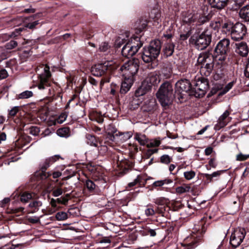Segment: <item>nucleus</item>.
Instances as JSON below:
<instances>
[{
	"mask_svg": "<svg viewBox=\"0 0 249 249\" xmlns=\"http://www.w3.org/2000/svg\"><path fill=\"white\" fill-rule=\"evenodd\" d=\"M13 198L19 200L24 204L29 202L26 208L19 207L11 209V213L17 215L20 214L33 213L37 212L39 207L42 206V202L37 199L33 198V194L29 192H22L21 190H17L12 195Z\"/></svg>",
	"mask_w": 249,
	"mask_h": 249,
	"instance_id": "1",
	"label": "nucleus"
},
{
	"mask_svg": "<svg viewBox=\"0 0 249 249\" xmlns=\"http://www.w3.org/2000/svg\"><path fill=\"white\" fill-rule=\"evenodd\" d=\"M161 43L159 39L151 41L148 46L143 48L141 57L144 62L148 64V69H153L158 66L157 58L161 52Z\"/></svg>",
	"mask_w": 249,
	"mask_h": 249,
	"instance_id": "2",
	"label": "nucleus"
},
{
	"mask_svg": "<svg viewBox=\"0 0 249 249\" xmlns=\"http://www.w3.org/2000/svg\"><path fill=\"white\" fill-rule=\"evenodd\" d=\"M91 178L87 179L84 183L83 192L85 195H98L101 192L100 188L106 187L107 178L102 173L94 172Z\"/></svg>",
	"mask_w": 249,
	"mask_h": 249,
	"instance_id": "3",
	"label": "nucleus"
},
{
	"mask_svg": "<svg viewBox=\"0 0 249 249\" xmlns=\"http://www.w3.org/2000/svg\"><path fill=\"white\" fill-rule=\"evenodd\" d=\"M206 219L207 218L205 217H203L198 224L195 225L194 231L185 239L184 241L186 246L183 249H193L204 241L203 234L209 225V223L207 224L206 223Z\"/></svg>",
	"mask_w": 249,
	"mask_h": 249,
	"instance_id": "4",
	"label": "nucleus"
},
{
	"mask_svg": "<svg viewBox=\"0 0 249 249\" xmlns=\"http://www.w3.org/2000/svg\"><path fill=\"white\" fill-rule=\"evenodd\" d=\"M116 69V66L113 65L112 61H106L92 66L91 72L95 76L103 77L100 83V86L102 88L105 83L110 82V76Z\"/></svg>",
	"mask_w": 249,
	"mask_h": 249,
	"instance_id": "5",
	"label": "nucleus"
},
{
	"mask_svg": "<svg viewBox=\"0 0 249 249\" xmlns=\"http://www.w3.org/2000/svg\"><path fill=\"white\" fill-rule=\"evenodd\" d=\"M212 33L208 29L202 32H196L189 38V43L196 49L202 51L206 49L211 44Z\"/></svg>",
	"mask_w": 249,
	"mask_h": 249,
	"instance_id": "6",
	"label": "nucleus"
},
{
	"mask_svg": "<svg viewBox=\"0 0 249 249\" xmlns=\"http://www.w3.org/2000/svg\"><path fill=\"white\" fill-rule=\"evenodd\" d=\"M132 135L133 134L131 131L121 132L118 131L115 127L109 126L106 132L104 143L109 146H113L114 145L113 142L116 143L123 142L130 139Z\"/></svg>",
	"mask_w": 249,
	"mask_h": 249,
	"instance_id": "7",
	"label": "nucleus"
},
{
	"mask_svg": "<svg viewBox=\"0 0 249 249\" xmlns=\"http://www.w3.org/2000/svg\"><path fill=\"white\" fill-rule=\"evenodd\" d=\"M50 68L48 64H40L36 69V71L38 75L36 86L40 90H44L51 86L52 74Z\"/></svg>",
	"mask_w": 249,
	"mask_h": 249,
	"instance_id": "8",
	"label": "nucleus"
},
{
	"mask_svg": "<svg viewBox=\"0 0 249 249\" xmlns=\"http://www.w3.org/2000/svg\"><path fill=\"white\" fill-rule=\"evenodd\" d=\"M156 96L163 107H167L171 105L175 97L172 84L168 81L163 83L158 92Z\"/></svg>",
	"mask_w": 249,
	"mask_h": 249,
	"instance_id": "9",
	"label": "nucleus"
},
{
	"mask_svg": "<svg viewBox=\"0 0 249 249\" xmlns=\"http://www.w3.org/2000/svg\"><path fill=\"white\" fill-rule=\"evenodd\" d=\"M148 21L143 18L139 19L135 23V34L130 38L127 43L130 46L135 48L134 51L137 53L139 49L143 45V41L141 40L140 35L147 26Z\"/></svg>",
	"mask_w": 249,
	"mask_h": 249,
	"instance_id": "10",
	"label": "nucleus"
},
{
	"mask_svg": "<svg viewBox=\"0 0 249 249\" xmlns=\"http://www.w3.org/2000/svg\"><path fill=\"white\" fill-rule=\"evenodd\" d=\"M231 53L230 40L229 38H224L220 40L216 44L213 55L215 59L223 62L225 61Z\"/></svg>",
	"mask_w": 249,
	"mask_h": 249,
	"instance_id": "11",
	"label": "nucleus"
},
{
	"mask_svg": "<svg viewBox=\"0 0 249 249\" xmlns=\"http://www.w3.org/2000/svg\"><path fill=\"white\" fill-rule=\"evenodd\" d=\"M59 155H54L46 159L39 164L40 169L36 171L34 175L35 179L37 181L48 179L51 176V172H46L47 169L56 161L60 158Z\"/></svg>",
	"mask_w": 249,
	"mask_h": 249,
	"instance_id": "12",
	"label": "nucleus"
},
{
	"mask_svg": "<svg viewBox=\"0 0 249 249\" xmlns=\"http://www.w3.org/2000/svg\"><path fill=\"white\" fill-rule=\"evenodd\" d=\"M41 14L37 13L31 16L29 18V20L30 22L27 23L25 22L23 27H19L15 30V31L11 33L10 35H4V38H8L14 37L16 36H18V35H23L24 33H25L27 29H30L31 30H34L40 27L41 24L39 22V20H35L34 21H32V19H36L38 18Z\"/></svg>",
	"mask_w": 249,
	"mask_h": 249,
	"instance_id": "13",
	"label": "nucleus"
},
{
	"mask_svg": "<svg viewBox=\"0 0 249 249\" xmlns=\"http://www.w3.org/2000/svg\"><path fill=\"white\" fill-rule=\"evenodd\" d=\"M193 87L192 95L197 98L203 97L209 88V81L204 77H201Z\"/></svg>",
	"mask_w": 249,
	"mask_h": 249,
	"instance_id": "14",
	"label": "nucleus"
},
{
	"mask_svg": "<svg viewBox=\"0 0 249 249\" xmlns=\"http://www.w3.org/2000/svg\"><path fill=\"white\" fill-rule=\"evenodd\" d=\"M138 60L129 61L124 63L120 68V71H125L124 75L128 78H132L135 80L134 76L137 74L139 69V65L138 64Z\"/></svg>",
	"mask_w": 249,
	"mask_h": 249,
	"instance_id": "15",
	"label": "nucleus"
},
{
	"mask_svg": "<svg viewBox=\"0 0 249 249\" xmlns=\"http://www.w3.org/2000/svg\"><path fill=\"white\" fill-rule=\"evenodd\" d=\"M154 203L158 214L162 216L167 217L169 215L170 208H168L169 203L168 198L160 197L154 199Z\"/></svg>",
	"mask_w": 249,
	"mask_h": 249,
	"instance_id": "16",
	"label": "nucleus"
},
{
	"mask_svg": "<svg viewBox=\"0 0 249 249\" xmlns=\"http://www.w3.org/2000/svg\"><path fill=\"white\" fill-rule=\"evenodd\" d=\"M193 86L190 81L186 79H181L178 80L175 84V92L178 95L180 94L178 99L182 98L181 95L182 92H189L190 94L192 95Z\"/></svg>",
	"mask_w": 249,
	"mask_h": 249,
	"instance_id": "17",
	"label": "nucleus"
},
{
	"mask_svg": "<svg viewBox=\"0 0 249 249\" xmlns=\"http://www.w3.org/2000/svg\"><path fill=\"white\" fill-rule=\"evenodd\" d=\"M247 33V29L246 26L242 23L237 22L233 26L231 36L233 40L239 41L244 38Z\"/></svg>",
	"mask_w": 249,
	"mask_h": 249,
	"instance_id": "18",
	"label": "nucleus"
},
{
	"mask_svg": "<svg viewBox=\"0 0 249 249\" xmlns=\"http://www.w3.org/2000/svg\"><path fill=\"white\" fill-rule=\"evenodd\" d=\"M246 235L244 229H236L232 232L230 238V244L234 248L238 247L243 242Z\"/></svg>",
	"mask_w": 249,
	"mask_h": 249,
	"instance_id": "19",
	"label": "nucleus"
},
{
	"mask_svg": "<svg viewBox=\"0 0 249 249\" xmlns=\"http://www.w3.org/2000/svg\"><path fill=\"white\" fill-rule=\"evenodd\" d=\"M105 136L106 134L103 136V139L100 140L99 138L92 134H87L86 135V142L90 146H94L95 147H98V144H100L101 146H103L107 149V146L108 145H106L104 143L105 142Z\"/></svg>",
	"mask_w": 249,
	"mask_h": 249,
	"instance_id": "20",
	"label": "nucleus"
},
{
	"mask_svg": "<svg viewBox=\"0 0 249 249\" xmlns=\"http://www.w3.org/2000/svg\"><path fill=\"white\" fill-rule=\"evenodd\" d=\"M71 199V195L67 194L62 196L56 199H50V203L53 209L59 210L61 207L60 205L66 206L68 204V201Z\"/></svg>",
	"mask_w": 249,
	"mask_h": 249,
	"instance_id": "21",
	"label": "nucleus"
},
{
	"mask_svg": "<svg viewBox=\"0 0 249 249\" xmlns=\"http://www.w3.org/2000/svg\"><path fill=\"white\" fill-rule=\"evenodd\" d=\"M211 58H213L212 59H214L213 55L209 52L200 53L198 55L195 66L198 69L202 66H204L206 63L211 61L212 60Z\"/></svg>",
	"mask_w": 249,
	"mask_h": 249,
	"instance_id": "22",
	"label": "nucleus"
},
{
	"mask_svg": "<svg viewBox=\"0 0 249 249\" xmlns=\"http://www.w3.org/2000/svg\"><path fill=\"white\" fill-rule=\"evenodd\" d=\"M175 44L172 41H165L161 54L165 58L172 56L174 52Z\"/></svg>",
	"mask_w": 249,
	"mask_h": 249,
	"instance_id": "23",
	"label": "nucleus"
},
{
	"mask_svg": "<svg viewBox=\"0 0 249 249\" xmlns=\"http://www.w3.org/2000/svg\"><path fill=\"white\" fill-rule=\"evenodd\" d=\"M118 166L120 168V173L124 175L127 174L133 167V164L127 160H122L117 162Z\"/></svg>",
	"mask_w": 249,
	"mask_h": 249,
	"instance_id": "24",
	"label": "nucleus"
},
{
	"mask_svg": "<svg viewBox=\"0 0 249 249\" xmlns=\"http://www.w3.org/2000/svg\"><path fill=\"white\" fill-rule=\"evenodd\" d=\"M213 59H212L211 61H209V62L206 63L204 66H202L198 69L201 75L205 77L210 76L213 73Z\"/></svg>",
	"mask_w": 249,
	"mask_h": 249,
	"instance_id": "25",
	"label": "nucleus"
},
{
	"mask_svg": "<svg viewBox=\"0 0 249 249\" xmlns=\"http://www.w3.org/2000/svg\"><path fill=\"white\" fill-rule=\"evenodd\" d=\"M160 82L159 75L154 73L150 74L146 79L142 82L146 86L149 87V89L151 90L153 86L155 87Z\"/></svg>",
	"mask_w": 249,
	"mask_h": 249,
	"instance_id": "26",
	"label": "nucleus"
},
{
	"mask_svg": "<svg viewBox=\"0 0 249 249\" xmlns=\"http://www.w3.org/2000/svg\"><path fill=\"white\" fill-rule=\"evenodd\" d=\"M134 81V79L132 78H128L126 76H124V80L120 87V92L121 94H125L130 89Z\"/></svg>",
	"mask_w": 249,
	"mask_h": 249,
	"instance_id": "27",
	"label": "nucleus"
},
{
	"mask_svg": "<svg viewBox=\"0 0 249 249\" xmlns=\"http://www.w3.org/2000/svg\"><path fill=\"white\" fill-rule=\"evenodd\" d=\"M236 46L235 52L236 53L242 57H246L248 55L249 49L246 42H242L236 43Z\"/></svg>",
	"mask_w": 249,
	"mask_h": 249,
	"instance_id": "28",
	"label": "nucleus"
},
{
	"mask_svg": "<svg viewBox=\"0 0 249 249\" xmlns=\"http://www.w3.org/2000/svg\"><path fill=\"white\" fill-rule=\"evenodd\" d=\"M147 178L144 175H138L133 182L128 184L127 188H131L138 185L139 187L144 186L146 183Z\"/></svg>",
	"mask_w": 249,
	"mask_h": 249,
	"instance_id": "29",
	"label": "nucleus"
},
{
	"mask_svg": "<svg viewBox=\"0 0 249 249\" xmlns=\"http://www.w3.org/2000/svg\"><path fill=\"white\" fill-rule=\"evenodd\" d=\"M234 24L227 18H223L221 32L226 34L231 35Z\"/></svg>",
	"mask_w": 249,
	"mask_h": 249,
	"instance_id": "30",
	"label": "nucleus"
},
{
	"mask_svg": "<svg viewBox=\"0 0 249 249\" xmlns=\"http://www.w3.org/2000/svg\"><path fill=\"white\" fill-rule=\"evenodd\" d=\"M226 171V170H218L213 172L212 174H203V177L206 179L208 182H213L214 181L217 180L220 175Z\"/></svg>",
	"mask_w": 249,
	"mask_h": 249,
	"instance_id": "31",
	"label": "nucleus"
},
{
	"mask_svg": "<svg viewBox=\"0 0 249 249\" xmlns=\"http://www.w3.org/2000/svg\"><path fill=\"white\" fill-rule=\"evenodd\" d=\"M135 48H133L132 46H130L126 43L122 49L121 53L122 55L124 57L127 58H131L134 56L137 53L136 51H134Z\"/></svg>",
	"mask_w": 249,
	"mask_h": 249,
	"instance_id": "32",
	"label": "nucleus"
},
{
	"mask_svg": "<svg viewBox=\"0 0 249 249\" xmlns=\"http://www.w3.org/2000/svg\"><path fill=\"white\" fill-rule=\"evenodd\" d=\"M229 0H209V2L212 7L218 10H222L228 4Z\"/></svg>",
	"mask_w": 249,
	"mask_h": 249,
	"instance_id": "33",
	"label": "nucleus"
},
{
	"mask_svg": "<svg viewBox=\"0 0 249 249\" xmlns=\"http://www.w3.org/2000/svg\"><path fill=\"white\" fill-rule=\"evenodd\" d=\"M151 90L149 87L146 86L145 84L142 82L141 86L135 91V95L136 97H141Z\"/></svg>",
	"mask_w": 249,
	"mask_h": 249,
	"instance_id": "34",
	"label": "nucleus"
},
{
	"mask_svg": "<svg viewBox=\"0 0 249 249\" xmlns=\"http://www.w3.org/2000/svg\"><path fill=\"white\" fill-rule=\"evenodd\" d=\"M184 205L181 201L178 200L169 201L168 208H170L169 211L173 212L178 211L183 207Z\"/></svg>",
	"mask_w": 249,
	"mask_h": 249,
	"instance_id": "35",
	"label": "nucleus"
},
{
	"mask_svg": "<svg viewBox=\"0 0 249 249\" xmlns=\"http://www.w3.org/2000/svg\"><path fill=\"white\" fill-rule=\"evenodd\" d=\"M240 17L246 22H249V5H247L240 9Z\"/></svg>",
	"mask_w": 249,
	"mask_h": 249,
	"instance_id": "36",
	"label": "nucleus"
},
{
	"mask_svg": "<svg viewBox=\"0 0 249 249\" xmlns=\"http://www.w3.org/2000/svg\"><path fill=\"white\" fill-rule=\"evenodd\" d=\"M223 18H217L215 20L212 21L210 26L215 31H218L221 30Z\"/></svg>",
	"mask_w": 249,
	"mask_h": 249,
	"instance_id": "37",
	"label": "nucleus"
},
{
	"mask_svg": "<svg viewBox=\"0 0 249 249\" xmlns=\"http://www.w3.org/2000/svg\"><path fill=\"white\" fill-rule=\"evenodd\" d=\"M70 129L68 127H63L56 131V134L61 137L67 138L70 136Z\"/></svg>",
	"mask_w": 249,
	"mask_h": 249,
	"instance_id": "38",
	"label": "nucleus"
},
{
	"mask_svg": "<svg viewBox=\"0 0 249 249\" xmlns=\"http://www.w3.org/2000/svg\"><path fill=\"white\" fill-rule=\"evenodd\" d=\"M161 14L157 9H153L149 14V17L153 19V21L157 23L160 21Z\"/></svg>",
	"mask_w": 249,
	"mask_h": 249,
	"instance_id": "39",
	"label": "nucleus"
},
{
	"mask_svg": "<svg viewBox=\"0 0 249 249\" xmlns=\"http://www.w3.org/2000/svg\"><path fill=\"white\" fill-rule=\"evenodd\" d=\"M134 139L137 141L141 145H144L147 143L146 137L144 134L136 133L135 134Z\"/></svg>",
	"mask_w": 249,
	"mask_h": 249,
	"instance_id": "40",
	"label": "nucleus"
},
{
	"mask_svg": "<svg viewBox=\"0 0 249 249\" xmlns=\"http://www.w3.org/2000/svg\"><path fill=\"white\" fill-rule=\"evenodd\" d=\"M213 78L215 81L220 80L222 79L224 76L223 69L213 70Z\"/></svg>",
	"mask_w": 249,
	"mask_h": 249,
	"instance_id": "41",
	"label": "nucleus"
},
{
	"mask_svg": "<svg viewBox=\"0 0 249 249\" xmlns=\"http://www.w3.org/2000/svg\"><path fill=\"white\" fill-rule=\"evenodd\" d=\"M160 229L151 228L149 227H146L143 231V234L145 235H149L151 237H154L157 235V231H159Z\"/></svg>",
	"mask_w": 249,
	"mask_h": 249,
	"instance_id": "42",
	"label": "nucleus"
},
{
	"mask_svg": "<svg viewBox=\"0 0 249 249\" xmlns=\"http://www.w3.org/2000/svg\"><path fill=\"white\" fill-rule=\"evenodd\" d=\"M51 192L53 196L57 197L62 195L63 192H66V190L63 189L61 187L57 186L53 188Z\"/></svg>",
	"mask_w": 249,
	"mask_h": 249,
	"instance_id": "43",
	"label": "nucleus"
},
{
	"mask_svg": "<svg viewBox=\"0 0 249 249\" xmlns=\"http://www.w3.org/2000/svg\"><path fill=\"white\" fill-rule=\"evenodd\" d=\"M230 112L228 110H226L223 114L219 118L218 123L221 127H224L226 125L225 119L229 115Z\"/></svg>",
	"mask_w": 249,
	"mask_h": 249,
	"instance_id": "44",
	"label": "nucleus"
},
{
	"mask_svg": "<svg viewBox=\"0 0 249 249\" xmlns=\"http://www.w3.org/2000/svg\"><path fill=\"white\" fill-rule=\"evenodd\" d=\"M145 213L147 216H153L157 213L156 207L154 208L152 205H148L147 208L145 210Z\"/></svg>",
	"mask_w": 249,
	"mask_h": 249,
	"instance_id": "45",
	"label": "nucleus"
},
{
	"mask_svg": "<svg viewBox=\"0 0 249 249\" xmlns=\"http://www.w3.org/2000/svg\"><path fill=\"white\" fill-rule=\"evenodd\" d=\"M174 32L172 29L169 28L166 31V33L163 34L162 38H165L166 39L165 41H172V38L174 36Z\"/></svg>",
	"mask_w": 249,
	"mask_h": 249,
	"instance_id": "46",
	"label": "nucleus"
},
{
	"mask_svg": "<svg viewBox=\"0 0 249 249\" xmlns=\"http://www.w3.org/2000/svg\"><path fill=\"white\" fill-rule=\"evenodd\" d=\"M211 17L208 15L207 16H200L197 19L196 25H201L207 22L210 19Z\"/></svg>",
	"mask_w": 249,
	"mask_h": 249,
	"instance_id": "47",
	"label": "nucleus"
},
{
	"mask_svg": "<svg viewBox=\"0 0 249 249\" xmlns=\"http://www.w3.org/2000/svg\"><path fill=\"white\" fill-rule=\"evenodd\" d=\"M190 187L187 185H184L183 186H179L176 188V191L178 194H183L186 192H189Z\"/></svg>",
	"mask_w": 249,
	"mask_h": 249,
	"instance_id": "48",
	"label": "nucleus"
},
{
	"mask_svg": "<svg viewBox=\"0 0 249 249\" xmlns=\"http://www.w3.org/2000/svg\"><path fill=\"white\" fill-rule=\"evenodd\" d=\"M33 96V93L31 91L26 90L18 95V99H27Z\"/></svg>",
	"mask_w": 249,
	"mask_h": 249,
	"instance_id": "49",
	"label": "nucleus"
},
{
	"mask_svg": "<svg viewBox=\"0 0 249 249\" xmlns=\"http://www.w3.org/2000/svg\"><path fill=\"white\" fill-rule=\"evenodd\" d=\"M244 3V0H234L231 9L233 11H237L242 6Z\"/></svg>",
	"mask_w": 249,
	"mask_h": 249,
	"instance_id": "50",
	"label": "nucleus"
},
{
	"mask_svg": "<svg viewBox=\"0 0 249 249\" xmlns=\"http://www.w3.org/2000/svg\"><path fill=\"white\" fill-rule=\"evenodd\" d=\"M162 181L161 180H158L155 181L152 185L153 189H156L157 190H164L165 187H164Z\"/></svg>",
	"mask_w": 249,
	"mask_h": 249,
	"instance_id": "51",
	"label": "nucleus"
},
{
	"mask_svg": "<svg viewBox=\"0 0 249 249\" xmlns=\"http://www.w3.org/2000/svg\"><path fill=\"white\" fill-rule=\"evenodd\" d=\"M110 94L114 96L116 95L118 91H120V85L112 83L110 84Z\"/></svg>",
	"mask_w": 249,
	"mask_h": 249,
	"instance_id": "52",
	"label": "nucleus"
},
{
	"mask_svg": "<svg viewBox=\"0 0 249 249\" xmlns=\"http://www.w3.org/2000/svg\"><path fill=\"white\" fill-rule=\"evenodd\" d=\"M235 83L233 81L229 83L220 91L219 95H223L228 92L232 88Z\"/></svg>",
	"mask_w": 249,
	"mask_h": 249,
	"instance_id": "53",
	"label": "nucleus"
},
{
	"mask_svg": "<svg viewBox=\"0 0 249 249\" xmlns=\"http://www.w3.org/2000/svg\"><path fill=\"white\" fill-rule=\"evenodd\" d=\"M172 161V158L168 155H163L160 157V162L168 164Z\"/></svg>",
	"mask_w": 249,
	"mask_h": 249,
	"instance_id": "54",
	"label": "nucleus"
},
{
	"mask_svg": "<svg viewBox=\"0 0 249 249\" xmlns=\"http://www.w3.org/2000/svg\"><path fill=\"white\" fill-rule=\"evenodd\" d=\"M217 162H216L215 158H211L209 161L208 165H206V167L207 170H210L211 168H215L217 166Z\"/></svg>",
	"mask_w": 249,
	"mask_h": 249,
	"instance_id": "55",
	"label": "nucleus"
},
{
	"mask_svg": "<svg viewBox=\"0 0 249 249\" xmlns=\"http://www.w3.org/2000/svg\"><path fill=\"white\" fill-rule=\"evenodd\" d=\"M78 97H79V95L76 93H75L74 94H73L72 96L71 99L69 100V102H72L73 101L74 102V106H77L78 105H79L80 106L83 107V105H85L86 103H85L84 102H82V103H80L79 101H75Z\"/></svg>",
	"mask_w": 249,
	"mask_h": 249,
	"instance_id": "56",
	"label": "nucleus"
},
{
	"mask_svg": "<svg viewBox=\"0 0 249 249\" xmlns=\"http://www.w3.org/2000/svg\"><path fill=\"white\" fill-rule=\"evenodd\" d=\"M55 218L57 220H64L68 218V214L64 212H58L55 215Z\"/></svg>",
	"mask_w": 249,
	"mask_h": 249,
	"instance_id": "57",
	"label": "nucleus"
},
{
	"mask_svg": "<svg viewBox=\"0 0 249 249\" xmlns=\"http://www.w3.org/2000/svg\"><path fill=\"white\" fill-rule=\"evenodd\" d=\"M29 133L34 135H37L40 132V128L38 126H31L29 128Z\"/></svg>",
	"mask_w": 249,
	"mask_h": 249,
	"instance_id": "58",
	"label": "nucleus"
},
{
	"mask_svg": "<svg viewBox=\"0 0 249 249\" xmlns=\"http://www.w3.org/2000/svg\"><path fill=\"white\" fill-rule=\"evenodd\" d=\"M17 46L18 42L14 40H11L5 44V48L8 50H11L15 48Z\"/></svg>",
	"mask_w": 249,
	"mask_h": 249,
	"instance_id": "59",
	"label": "nucleus"
},
{
	"mask_svg": "<svg viewBox=\"0 0 249 249\" xmlns=\"http://www.w3.org/2000/svg\"><path fill=\"white\" fill-rule=\"evenodd\" d=\"M196 176V172L194 171L191 170L184 172V176L187 180H190Z\"/></svg>",
	"mask_w": 249,
	"mask_h": 249,
	"instance_id": "60",
	"label": "nucleus"
},
{
	"mask_svg": "<svg viewBox=\"0 0 249 249\" xmlns=\"http://www.w3.org/2000/svg\"><path fill=\"white\" fill-rule=\"evenodd\" d=\"M55 93H54V95H56L57 97H60L61 99L62 98V89L60 87L58 86L57 84H56L55 87L53 88Z\"/></svg>",
	"mask_w": 249,
	"mask_h": 249,
	"instance_id": "61",
	"label": "nucleus"
},
{
	"mask_svg": "<svg viewBox=\"0 0 249 249\" xmlns=\"http://www.w3.org/2000/svg\"><path fill=\"white\" fill-rule=\"evenodd\" d=\"M96 241L100 243H109L111 241L109 237L104 236H99L97 238Z\"/></svg>",
	"mask_w": 249,
	"mask_h": 249,
	"instance_id": "62",
	"label": "nucleus"
},
{
	"mask_svg": "<svg viewBox=\"0 0 249 249\" xmlns=\"http://www.w3.org/2000/svg\"><path fill=\"white\" fill-rule=\"evenodd\" d=\"M191 30H188L185 34H181L179 36V40L181 41H185L191 35Z\"/></svg>",
	"mask_w": 249,
	"mask_h": 249,
	"instance_id": "63",
	"label": "nucleus"
},
{
	"mask_svg": "<svg viewBox=\"0 0 249 249\" xmlns=\"http://www.w3.org/2000/svg\"><path fill=\"white\" fill-rule=\"evenodd\" d=\"M18 111H19V108L18 107H13L9 111L8 117H15Z\"/></svg>",
	"mask_w": 249,
	"mask_h": 249,
	"instance_id": "64",
	"label": "nucleus"
}]
</instances>
